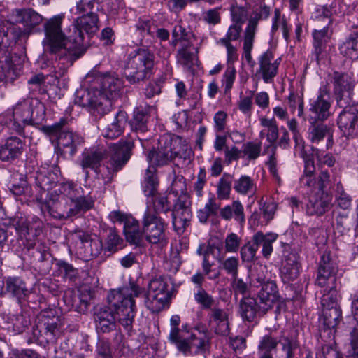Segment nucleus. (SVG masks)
Wrapping results in <instances>:
<instances>
[{"mask_svg": "<svg viewBox=\"0 0 358 358\" xmlns=\"http://www.w3.org/2000/svg\"><path fill=\"white\" fill-rule=\"evenodd\" d=\"M143 293L137 284L130 283L113 290L108 296L110 307L96 309L94 321L98 334H108L116 329V321L127 331L132 329L135 317V299Z\"/></svg>", "mask_w": 358, "mask_h": 358, "instance_id": "f257e3e1", "label": "nucleus"}, {"mask_svg": "<svg viewBox=\"0 0 358 358\" xmlns=\"http://www.w3.org/2000/svg\"><path fill=\"white\" fill-rule=\"evenodd\" d=\"M64 17V15H57L43 22L42 45L45 52L55 55L56 59L65 60L69 66L82 56V50L75 49L72 38L69 39L63 31Z\"/></svg>", "mask_w": 358, "mask_h": 358, "instance_id": "f03ea898", "label": "nucleus"}, {"mask_svg": "<svg viewBox=\"0 0 358 358\" xmlns=\"http://www.w3.org/2000/svg\"><path fill=\"white\" fill-rule=\"evenodd\" d=\"M76 9L81 15L73 21L74 31L71 38L75 49L82 50L83 55L89 46L90 38L99 29L96 13L99 4L95 0H80L77 3Z\"/></svg>", "mask_w": 358, "mask_h": 358, "instance_id": "7ed1b4c3", "label": "nucleus"}, {"mask_svg": "<svg viewBox=\"0 0 358 358\" xmlns=\"http://www.w3.org/2000/svg\"><path fill=\"white\" fill-rule=\"evenodd\" d=\"M85 82L93 84V87L100 93L99 112L108 113L112 107V99L119 95L123 87L122 80L115 74L92 72L86 76Z\"/></svg>", "mask_w": 358, "mask_h": 358, "instance_id": "20e7f679", "label": "nucleus"}, {"mask_svg": "<svg viewBox=\"0 0 358 358\" xmlns=\"http://www.w3.org/2000/svg\"><path fill=\"white\" fill-rule=\"evenodd\" d=\"M154 57L148 49L138 48L131 52L123 66L126 79L132 84L146 79L154 66Z\"/></svg>", "mask_w": 358, "mask_h": 358, "instance_id": "39448f33", "label": "nucleus"}, {"mask_svg": "<svg viewBox=\"0 0 358 358\" xmlns=\"http://www.w3.org/2000/svg\"><path fill=\"white\" fill-rule=\"evenodd\" d=\"M133 142L130 141H120L110 146V159L106 164L99 167L96 171L98 178L103 180V184H109L114 175L127 164L131 157Z\"/></svg>", "mask_w": 358, "mask_h": 358, "instance_id": "423d86ee", "label": "nucleus"}, {"mask_svg": "<svg viewBox=\"0 0 358 358\" xmlns=\"http://www.w3.org/2000/svg\"><path fill=\"white\" fill-rule=\"evenodd\" d=\"M66 120L62 118L59 122L50 126H43L41 130L50 138H57L55 152L57 155L72 157L77 148L83 143V138L65 128Z\"/></svg>", "mask_w": 358, "mask_h": 358, "instance_id": "0eeeda50", "label": "nucleus"}, {"mask_svg": "<svg viewBox=\"0 0 358 358\" xmlns=\"http://www.w3.org/2000/svg\"><path fill=\"white\" fill-rule=\"evenodd\" d=\"M329 184V173L326 171H321L318 176V191L310 196L307 203V213L309 215H322L330 209L332 196L325 190Z\"/></svg>", "mask_w": 358, "mask_h": 358, "instance_id": "6e6552de", "label": "nucleus"}, {"mask_svg": "<svg viewBox=\"0 0 358 358\" xmlns=\"http://www.w3.org/2000/svg\"><path fill=\"white\" fill-rule=\"evenodd\" d=\"M169 283L167 280L162 278H155L150 280L148 285V292L145 293L143 288V293L138 297L145 296V304L152 313H159L167 303L170 299L169 292L168 290Z\"/></svg>", "mask_w": 358, "mask_h": 358, "instance_id": "1a4fd4ad", "label": "nucleus"}, {"mask_svg": "<svg viewBox=\"0 0 358 358\" xmlns=\"http://www.w3.org/2000/svg\"><path fill=\"white\" fill-rule=\"evenodd\" d=\"M61 327L60 318L53 309H45L38 315L33 332L38 338L46 342H52L59 334Z\"/></svg>", "mask_w": 358, "mask_h": 358, "instance_id": "9d476101", "label": "nucleus"}, {"mask_svg": "<svg viewBox=\"0 0 358 358\" xmlns=\"http://www.w3.org/2000/svg\"><path fill=\"white\" fill-rule=\"evenodd\" d=\"M143 233L147 241L152 244L163 243L166 239V224L163 218L148 209L143 215Z\"/></svg>", "mask_w": 358, "mask_h": 358, "instance_id": "9b49d317", "label": "nucleus"}, {"mask_svg": "<svg viewBox=\"0 0 358 358\" xmlns=\"http://www.w3.org/2000/svg\"><path fill=\"white\" fill-rule=\"evenodd\" d=\"M330 76L338 106L345 107L346 103L355 101L352 99L355 83L352 78L345 73L337 71L334 72Z\"/></svg>", "mask_w": 358, "mask_h": 358, "instance_id": "f8f14e48", "label": "nucleus"}, {"mask_svg": "<svg viewBox=\"0 0 358 358\" xmlns=\"http://www.w3.org/2000/svg\"><path fill=\"white\" fill-rule=\"evenodd\" d=\"M182 143V138H161L157 149L150 150L147 155V159L152 166H164L174 159L173 145Z\"/></svg>", "mask_w": 358, "mask_h": 358, "instance_id": "ddd939ff", "label": "nucleus"}, {"mask_svg": "<svg viewBox=\"0 0 358 358\" xmlns=\"http://www.w3.org/2000/svg\"><path fill=\"white\" fill-rule=\"evenodd\" d=\"M341 108L343 110L338 117V126L344 136L353 138L358 135V104L355 101Z\"/></svg>", "mask_w": 358, "mask_h": 358, "instance_id": "4468645a", "label": "nucleus"}, {"mask_svg": "<svg viewBox=\"0 0 358 358\" xmlns=\"http://www.w3.org/2000/svg\"><path fill=\"white\" fill-rule=\"evenodd\" d=\"M318 13H321V14L317 15L316 17L318 20L324 21V27L321 30H315L313 33L314 48L313 54L315 56L317 62L323 57L326 44L329 39L327 27L331 23L330 18L331 13L329 9L322 8L321 10H318Z\"/></svg>", "mask_w": 358, "mask_h": 358, "instance_id": "2eb2a0df", "label": "nucleus"}, {"mask_svg": "<svg viewBox=\"0 0 358 358\" xmlns=\"http://www.w3.org/2000/svg\"><path fill=\"white\" fill-rule=\"evenodd\" d=\"M208 324L210 330L220 336H227L230 333L229 317L228 309L214 307L208 313Z\"/></svg>", "mask_w": 358, "mask_h": 358, "instance_id": "dca6fc26", "label": "nucleus"}, {"mask_svg": "<svg viewBox=\"0 0 358 358\" xmlns=\"http://www.w3.org/2000/svg\"><path fill=\"white\" fill-rule=\"evenodd\" d=\"M90 87L88 89L80 88L76 90L75 94V103L82 107L88 108L90 112L94 115L102 116L107 113H101L99 108L100 93L93 87V84L88 83Z\"/></svg>", "mask_w": 358, "mask_h": 358, "instance_id": "f3484780", "label": "nucleus"}, {"mask_svg": "<svg viewBox=\"0 0 358 358\" xmlns=\"http://www.w3.org/2000/svg\"><path fill=\"white\" fill-rule=\"evenodd\" d=\"M330 96L329 90L324 87L320 90V94L312 101L309 109L310 122L324 121L330 116Z\"/></svg>", "mask_w": 358, "mask_h": 358, "instance_id": "a211bd4d", "label": "nucleus"}, {"mask_svg": "<svg viewBox=\"0 0 358 358\" xmlns=\"http://www.w3.org/2000/svg\"><path fill=\"white\" fill-rule=\"evenodd\" d=\"M295 141L296 150H299V155L303 159L305 163L303 174L300 178L301 185L313 192L315 190L318 191V177L315 178L313 176L315 170L314 162L305 150V146L299 143L296 137H295Z\"/></svg>", "mask_w": 358, "mask_h": 358, "instance_id": "6ab92c4d", "label": "nucleus"}, {"mask_svg": "<svg viewBox=\"0 0 358 358\" xmlns=\"http://www.w3.org/2000/svg\"><path fill=\"white\" fill-rule=\"evenodd\" d=\"M337 271L336 262L331 258L329 252H324L320 262L315 283L321 287L334 285Z\"/></svg>", "mask_w": 358, "mask_h": 358, "instance_id": "aec40b11", "label": "nucleus"}, {"mask_svg": "<svg viewBox=\"0 0 358 358\" xmlns=\"http://www.w3.org/2000/svg\"><path fill=\"white\" fill-rule=\"evenodd\" d=\"M259 287L261 289L258 292L257 301L259 310L265 314L279 299L278 287L273 280H267L266 283Z\"/></svg>", "mask_w": 358, "mask_h": 358, "instance_id": "412c9836", "label": "nucleus"}, {"mask_svg": "<svg viewBox=\"0 0 358 358\" xmlns=\"http://www.w3.org/2000/svg\"><path fill=\"white\" fill-rule=\"evenodd\" d=\"M171 215L174 229L178 234L182 233L192 218V212L187 205L186 196L178 197Z\"/></svg>", "mask_w": 358, "mask_h": 358, "instance_id": "4be33fe9", "label": "nucleus"}, {"mask_svg": "<svg viewBox=\"0 0 358 358\" xmlns=\"http://www.w3.org/2000/svg\"><path fill=\"white\" fill-rule=\"evenodd\" d=\"M10 16L15 23L23 24V30L28 36L43 21V17L31 8L15 9L12 11Z\"/></svg>", "mask_w": 358, "mask_h": 358, "instance_id": "5701e85b", "label": "nucleus"}, {"mask_svg": "<svg viewBox=\"0 0 358 358\" xmlns=\"http://www.w3.org/2000/svg\"><path fill=\"white\" fill-rule=\"evenodd\" d=\"M279 64L278 59H274L273 53L267 50L259 58V67L256 76L259 75L266 83H272L278 73Z\"/></svg>", "mask_w": 358, "mask_h": 358, "instance_id": "b1692460", "label": "nucleus"}, {"mask_svg": "<svg viewBox=\"0 0 358 358\" xmlns=\"http://www.w3.org/2000/svg\"><path fill=\"white\" fill-rule=\"evenodd\" d=\"M27 37V32L16 25L0 26V48L15 45L20 39Z\"/></svg>", "mask_w": 358, "mask_h": 358, "instance_id": "393cba45", "label": "nucleus"}, {"mask_svg": "<svg viewBox=\"0 0 358 358\" xmlns=\"http://www.w3.org/2000/svg\"><path fill=\"white\" fill-rule=\"evenodd\" d=\"M308 129V137L313 143L318 144L322 140L326 139V148L329 149L333 145V132L330 127L322 123L317 122H310Z\"/></svg>", "mask_w": 358, "mask_h": 358, "instance_id": "a878e982", "label": "nucleus"}, {"mask_svg": "<svg viewBox=\"0 0 358 358\" xmlns=\"http://www.w3.org/2000/svg\"><path fill=\"white\" fill-rule=\"evenodd\" d=\"M296 331L293 330L291 334L282 331L280 336V349L276 350L274 358H294V350L299 343L295 335Z\"/></svg>", "mask_w": 358, "mask_h": 358, "instance_id": "bb28decb", "label": "nucleus"}, {"mask_svg": "<svg viewBox=\"0 0 358 358\" xmlns=\"http://www.w3.org/2000/svg\"><path fill=\"white\" fill-rule=\"evenodd\" d=\"M128 116L125 111L120 110L117 113L110 123L103 126L102 133L108 138H115L120 136L127 124Z\"/></svg>", "mask_w": 358, "mask_h": 358, "instance_id": "cd10ccee", "label": "nucleus"}, {"mask_svg": "<svg viewBox=\"0 0 358 358\" xmlns=\"http://www.w3.org/2000/svg\"><path fill=\"white\" fill-rule=\"evenodd\" d=\"M48 208L50 215L57 220H67L74 216L71 201L64 197L52 201L51 204H48Z\"/></svg>", "mask_w": 358, "mask_h": 358, "instance_id": "c85d7f7f", "label": "nucleus"}, {"mask_svg": "<svg viewBox=\"0 0 358 358\" xmlns=\"http://www.w3.org/2000/svg\"><path fill=\"white\" fill-rule=\"evenodd\" d=\"M106 155V150L102 148H92L85 150L82 153L80 166L83 169L89 168L96 171Z\"/></svg>", "mask_w": 358, "mask_h": 358, "instance_id": "c756f323", "label": "nucleus"}, {"mask_svg": "<svg viewBox=\"0 0 358 358\" xmlns=\"http://www.w3.org/2000/svg\"><path fill=\"white\" fill-rule=\"evenodd\" d=\"M23 147L24 145L19 138H8L5 145L0 148V159L2 161H9L18 157L22 152Z\"/></svg>", "mask_w": 358, "mask_h": 358, "instance_id": "7c9ffc66", "label": "nucleus"}, {"mask_svg": "<svg viewBox=\"0 0 358 358\" xmlns=\"http://www.w3.org/2000/svg\"><path fill=\"white\" fill-rule=\"evenodd\" d=\"M300 265L298 257L294 254L285 257L281 268V273L285 282L294 280L299 275Z\"/></svg>", "mask_w": 358, "mask_h": 358, "instance_id": "2f4dec72", "label": "nucleus"}, {"mask_svg": "<svg viewBox=\"0 0 358 358\" xmlns=\"http://www.w3.org/2000/svg\"><path fill=\"white\" fill-rule=\"evenodd\" d=\"M220 215L225 220H230L234 217L241 225L245 221L244 208L239 201H234L231 205L220 209Z\"/></svg>", "mask_w": 358, "mask_h": 358, "instance_id": "473e14b6", "label": "nucleus"}, {"mask_svg": "<svg viewBox=\"0 0 358 358\" xmlns=\"http://www.w3.org/2000/svg\"><path fill=\"white\" fill-rule=\"evenodd\" d=\"M278 234L274 233L263 234L258 231L252 236L254 243L257 246H262V255L264 257H268L273 252V243L276 241Z\"/></svg>", "mask_w": 358, "mask_h": 358, "instance_id": "72a5a7b5", "label": "nucleus"}, {"mask_svg": "<svg viewBox=\"0 0 358 358\" xmlns=\"http://www.w3.org/2000/svg\"><path fill=\"white\" fill-rule=\"evenodd\" d=\"M263 315L258 307V301L252 297H243L240 301V314L245 320L252 321L257 314Z\"/></svg>", "mask_w": 358, "mask_h": 358, "instance_id": "f704fd0d", "label": "nucleus"}, {"mask_svg": "<svg viewBox=\"0 0 358 358\" xmlns=\"http://www.w3.org/2000/svg\"><path fill=\"white\" fill-rule=\"evenodd\" d=\"M124 231L127 241L133 245H140L144 237L143 229H140L138 222L134 217L129 218L127 224L124 226Z\"/></svg>", "mask_w": 358, "mask_h": 358, "instance_id": "c9c22d12", "label": "nucleus"}, {"mask_svg": "<svg viewBox=\"0 0 358 358\" xmlns=\"http://www.w3.org/2000/svg\"><path fill=\"white\" fill-rule=\"evenodd\" d=\"M257 19L251 20L248 23L244 33L243 53L248 63L252 62L251 51L253 47L254 38L257 30Z\"/></svg>", "mask_w": 358, "mask_h": 358, "instance_id": "e433bc0d", "label": "nucleus"}, {"mask_svg": "<svg viewBox=\"0 0 358 358\" xmlns=\"http://www.w3.org/2000/svg\"><path fill=\"white\" fill-rule=\"evenodd\" d=\"M342 320L341 309L336 308L332 310L322 308L320 320L324 327L328 329H335Z\"/></svg>", "mask_w": 358, "mask_h": 358, "instance_id": "4c0bfd02", "label": "nucleus"}, {"mask_svg": "<svg viewBox=\"0 0 358 358\" xmlns=\"http://www.w3.org/2000/svg\"><path fill=\"white\" fill-rule=\"evenodd\" d=\"M32 107V99H25L17 103L13 108L14 120L22 122L29 124L30 118L31 117V111Z\"/></svg>", "mask_w": 358, "mask_h": 358, "instance_id": "58836bf2", "label": "nucleus"}, {"mask_svg": "<svg viewBox=\"0 0 358 358\" xmlns=\"http://www.w3.org/2000/svg\"><path fill=\"white\" fill-rule=\"evenodd\" d=\"M279 343L280 337L274 338L271 334L264 336L258 345V350L262 353L259 358H273L271 351L276 349Z\"/></svg>", "mask_w": 358, "mask_h": 358, "instance_id": "ea45409f", "label": "nucleus"}, {"mask_svg": "<svg viewBox=\"0 0 358 358\" xmlns=\"http://www.w3.org/2000/svg\"><path fill=\"white\" fill-rule=\"evenodd\" d=\"M6 290L17 299L24 296L28 290L25 282L18 277H8L6 279Z\"/></svg>", "mask_w": 358, "mask_h": 358, "instance_id": "a19ab883", "label": "nucleus"}, {"mask_svg": "<svg viewBox=\"0 0 358 358\" xmlns=\"http://www.w3.org/2000/svg\"><path fill=\"white\" fill-rule=\"evenodd\" d=\"M155 169L150 166L147 171L144 181L143 191L146 196L152 198L157 194L158 180L155 174Z\"/></svg>", "mask_w": 358, "mask_h": 358, "instance_id": "79ce46f5", "label": "nucleus"}, {"mask_svg": "<svg viewBox=\"0 0 358 358\" xmlns=\"http://www.w3.org/2000/svg\"><path fill=\"white\" fill-rule=\"evenodd\" d=\"M189 336H187L184 334V331L179 328H171L169 340L171 343L176 345L178 350L185 355L189 352V346L187 340Z\"/></svg>", "mask_w": 358, "mask_h": 358, "instance_id": "37998d69", "label": "nucleus"}, {"mask_svg": "<svg viewBox=\"0 0 358 358\" xmlns=\"http://www.w3.org/2000/svg\"><path fill=\"white\" fill-rule=\"evenodd\" d=\"M188 345L189 346V353L191 352V349H195L194 353L203 354L206 351H207L210 346V338L203 336V337H196L195 334H192L187 340Z\"/></svg>", "mask_w": 358, "mask_h": 358, "instance_id": "c03bdc74", "label": "nucleus"}, {"mask_svg": "<svg viewBox=\"0 0 358 358\" xmlns=\"http://www.w3.org/2000/svg\"><path fill=\"white\" fill-rule=\"evenodd\" d=\"M261 125L267 128L266 138L272 148L275 145V142L279 136L278 127L274 118L268 119L262 117L260 120Z\"/></svg>", "mask_w": 358, "mask_h": 358, "instance_id": "a18cd8bd", "label": "nucleus"}, {"mask_svg": "<svg viewBox=\"0 0 358 358\" xmlns=\"http://www.w3.org/2000/svg\"><path fill=\"white\" fill-rule=\"evenodd\" d=\"M341 52L352 59H358V34L351 35L341 46Z\"/></svg>", "mask_w": 358, "mask_h": 358, "instance_id": "49530a36", "label": "nucleus"}, {"mask_svg": "<svg viewBox=\"0 0 358 358\" xmlns=\"http://www.w3.org/2000/svg\"><path fill=\"white\" fill-rule=\"evenodd\" d=\"M269 273L266 266L262 264H256L251 273V282L256 287L266 283L270 280L268 278Z\"/></svg>", "mask_w": 358, "mask_h": 358, "instance_id": "de8ad7c7", "label": "nucleus"}, {"mask_svg": "<svg viewBox=\"0 0 358 358\" xmlns=\"http://www.w3.org/2000/svg\"><path fill=\"white\" fill-rule=\"evenodd\" d=\"M335 233L344 235L348 233L354 226V219L348 213H340L336 217Z\"/></svg>", "mask_w": 358, "mask_h": 358, "instance_id": "09e8293b", "label": "nucleus"}, {"mask_svg": "<svg viewBox=\"0 0 358 358\" xmlns=\"http://www.w3.org/2000/svg\"><path fill=\"white\" fill-rule=\"evenodd\" d=\"M71 201L74 216L79 214L80 212L89 210L94 206L93 199L88 196H76Z\"/></svg>", "mask_w": 358, "mask_h": 358, "instance_id": "8fccbe9b", "label": "nucleus"}, {"mask_svg": "<svg viewBox=\"0 0 358 358\" xmlns=\"http://www.w3.org/2000/svg\"><path fill=\"white\" fill-rule=\"evenodd\" d=\"M29 124H38L45 115V106L37 99H32V107Z\"/></svg>", "mask_w": 358, "mask_h": 358, "instance_id": "3c124183", "label": "nucleus"}, {"mask_svg": "<svg viewBox=\"0 0 358 358\" xmlns=\"http://www.w3.org/2000/svg\"><path fill=\"white\" fill-rule=\"evenodd\" d=\"M122 239L119 236L115 229L110 228L107 235L104 250L110 253H114L121 248Z\"/></svg>", "mask_w": 358, "mask_h": 358, "instance_id": "603ef678", "label": "nucleus"}, {"mask_svg": "<svg viewBox=\"0 0 358 358\" xmlns=\"http://www.w3.org/2000/svg\"><path fill=\"white\" fill-rule=\"evenodd\" d=\"M234 189L239 194H247L255 191L254 181L248 176H242L234 181Z\"/></svg>", "mask_w": 358, "mask_h": 358, "instance_id": "864d4df0", "label": "nucleus"}, {"mask_svg": "<svg viewBox=\"0 0 358 358\" xmlns=\"http://www.w3.org/2000/svg\"><path fill=\"white\" fill-rule=\"evenodd\" d=\"M231 188V176L224 174L220 179L217 186V195L220 200L228 199L230 197Z\"/></svg>", "mask_w": 358, "mask_h": 358, "instance_id": "5fc2aeb1", "label": "nucleus"}, {"mask_svg": "<svg viewBox=\"0 0 358 358\" xmlns=\"http://www.w3.org/2000/svg\"><path fill=\"white\" fill-rule=\"evenodd\" d=\"M132 127L136 131L144 132L147 130V111L142 108L134 110Z\"/></svg>", "mask_w": 358, "mask_h": 358, "instance_id": "6e6d98bb", "label": "nucleus"}, {"mask_svg": "<svg viewBox=\"0 0 358 358\" xmlns=\"http://www.w3.org/2000/svg\"><path fill=\"white\" fill-rule=\"evenodd\" d=\"M257 250V246L254 243L252 239L243 245L240 251L243 262H252L255 261L257 259L256 256Z\"/></svg>", "mask_w": 358, "mask_h": 358, "instance_id": "4d7b16f0", "label": "nucleus"}, {"mask_svg": "<svg viewBox=\"0 0 358 358\" xmlns=\"http://www.w3.org/2000/svg\"><path fill=\"white\" fill-rule=\"evenodd\" d=\"M76 238L80 241L81 243L90 244L91 247V255L97 256L99 254L100 248L101 247V243L99 241L92 240L90 236L84 232L79 231L76 232Z\"/></svg>", "mask_w": 358, "mask_h": 358, "instance_id": "13d9d810", "label": "nucleus"}, {"mask_svg": "<svg viewBox=\"0 0 358 358\" xmlns=\"http://www.w3.org/2000/svg\"><path fill=\"white\" fill-rule=\"evenodd\" d=\"M231 20L234 24L242 26L248 19V10L246 8L237 4L232 5L230 7Z\"/></svg>", "mask_w": 358, "mask_h": 358, "instance_id": "bf43d9fd", "label": "nucleus"}, {"mask_svg": "<svg viewBox=\"0 0 358 358\" xmlns=\"http://www.w3.org/2000/svg\"><path fill=\"white\" fill-rule=\"evenodd\" d=\"M329 288L328 291L324 292L323 294L322 298H321V305L322 308H326L329 305H334L338 304V294L336 290V286L334 285H330L329 286H327Z\"/></svg>", "mask_w": 358, "mask_h": 358, "instance_id": "052dcab7", "label": "nucleus"}, {"mask_svg": "<svg viewBox=\"0 0 358 358\" xmlns=\"http://www.w3.org/2000/svg\"><path fill=\"white\" fill-rule=\"evenodd\" d=\"M194 299L203 308L210 310L213 308L214 299L203 288L200 287L197 292L194 294Z\"/></svg>", "mask_w": 358, "mask_h": 358, "instance_id": "680f3d73", "label": "nucleus"}, {"mask_svg": "<svg viewBox=\"0 0 358 358\" xmlns=\"http://www.w3.org/2000/svg\"><path fill=\"white\" fill-rule=\"evenodd\" d=\"M336 200L338 206L344 210L348 209L351 206L352 199L345 192L343 185L340 182L336 185Z\"/></svg>", "mask_w": 358, "mask_h": 358, "instance_id": "e2e57ef3", "label": "nucleus"}, {"mask_svg": "<svg viewBox=\"0 0 358 358\" xmlns=\"http://www.w3.org/2000/svg\"><path fill=\"white\" fill-rule=\"evenodd\" d=\"M149 203H152L153 206V210L155 215H158L162 213H166L170 210V207L167 201V199L160 195H157L150 199Z\"/></svg>", "mask_w": 358, "mask_h": 358, "instance_id": "0e129e2a", "label": "nucleus"}, {"mask_svg": "<svg viewBox=\"0 0 358 358\" xmlns=\"http://www.w3.org/2000/svg\"><path fill=\"white\" fill-rule=\"evenodd\" d=\"M288 105L292 113L296 111L299 117H303V100L301 96L291 93L288 97Z\"/></svg>", "mask_w": 358, "mask_h": 358, "instance_id": "69168bd1", "label": "nucleus"}, {"mask_svg": "<svg viewBox=\"0 0 358 358\" xmlns=\"http://www.w3.org/2000/svg\"><path fill=\"white\" fill-rule=\"evenodd\" d=\"M193 53L189 50V46L186 45L178 50L177 53L178 62L184 66L190 68L193 64Z\"/></svg>", "mask_w": 358, "mask_h": 358, "instance_id": "338daca9", "label": "nucleus"}, {"mask_svg": "<svg viewBox=\"0 0 358 358\" xmlns=\"http://www.w3.org/2000/svg\"><path fill=\"white\" fill-rule=\"evenodd\" d=\"M173 150L174 158L180 157L184 159H189L192 156V150L191 148L186 144V141L182 139L181 143L173 145Z\"/></svg>", "mask_w": 358, "mask_h": 358, "instance_id": "774afa93", "label": "nucleus"}]
</instances>
